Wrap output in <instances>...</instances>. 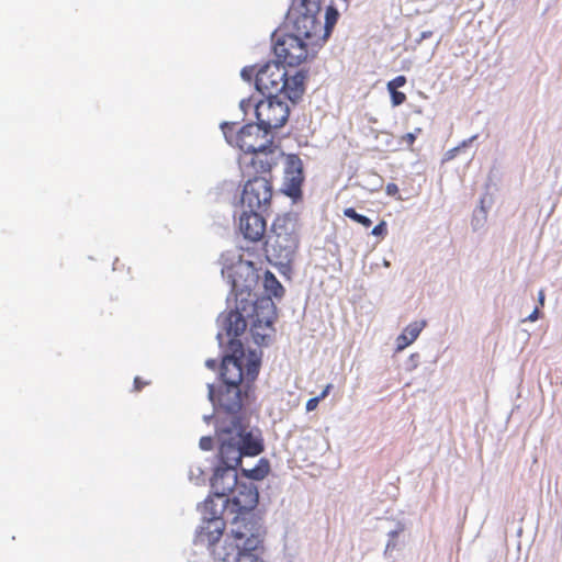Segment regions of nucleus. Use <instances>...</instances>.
Returning a JSON list of instances; mask_svg holds the SVG:
<instances>
[{"instance_id": "nucleus-24", "label": "nucleus", "mask_w": 562, "mask_h": 562, "mask_svg": "<svg viewBox=\"0 0 562 562\" xmlns=\"http://www.w3.org/2000/svg\"><path fill=\"white\" fill-rule=\"evenodd\" d=\"M344 215L346 217L357 222L358 224L362 225L366 228H368V227H370L372 225V221L369 217L357 213L353 207L345 209L344 210Z\"/></svg>"}, {"instance_id": "nucleus-21", "label": "nucleus", "mask_w": 562, "mask_h": 562, "mask_svg": "<svg viewBox=\"0 0 562 562\" xmlns=\"http://www.w3.org/2000/svg\"><path fill=\"white\" fill-rule=\"evenodd\" d=\"M263 288L266 292L269 294L268 296L282 297L284 294V288L280 283V281L276 278V276L267 270L263 277Z\"/></svg>"}, {"instance_id": "nucleus-2", "label": "nucleus", "mask_w": 562, "mask_h": 562, "mask_svg": "<svg viewBox=\"0 0 562 562\" xmlns=\"http://www.w3.org/2000/svg\"><path fill=\"white\" fill-rule=\"evenodd\" d=\"M222 131L226 142L238 148L241 154L238 157V165L241 168L243 159L248 156L257 160H272L278 165L279 157L282 155L273 139L258 123H249L239 126L238 123L225 122L222 124Z\"/></svg>"}, {"instance_id": "nucleus-8", "label": "nucleus", "mask_w": 562, "mask_h": 562, "mask_svg": "<svg viewBox=\"0 0 562 562\" xmlns=\"http://www.w3.org/2000/svg\"><path fill=\"white\" fill-rule=\"evenodd\" d=\"M310 7L306 0H291L289 14L293 16V34L318 48L326 42V33L317 19L319 9L312 10Z\"/></svg>"}, {"instance_id": "nucleus-9", "label": "nucleus", "mask_w": 562, "mask_h": 562, "mask_svg": "<svg viewBox=\"0 0 562 562\" xmlns=\"http://www.w3.org/2000/svg\"><path fill=\"white\" fill-rule=\"evenodd\" d=\"M297 247L299 236L294 223L288 217H277L265 243L267 255L280 262L290 261Z\"/></svg>"}, {"instance_id": "nucleus-37", "label": "nucleus", "mask_w": 562, "mask_h": 562, "mask_svg": "<svg viewBox=\"0 0 562 562\" xmlns=\"http://www.w3.org/2000/svg\"><path fill=\"white\" fill-rule=\"evenodd\" d=\"M211 503H212V502L206 501V502H205V507H207V506H209V504H211Z\"/></svg>"}, {"instance_id": "nucleus-7", "label": "nucleus", "mask_w": 562, "mask_h": 562, "mask_svg": "<svg viewBox=\"0 0 562 562\" xmlns=\"http://www.w3.org/2000/svg\"><path fill=\"white\" fill-rule=\"evenodd\" d=\"M250 305L247 318L250 322V333L255 342L267 346L274 334L273 323L277 319V307L270 296L257 297L250 290Z\"/></svg>"}, {"instance_id": "nucleus-4", "label": "nucleus", "mask_w": 562, "mask_h": 562, "mask_svg": "<svg viewBox=\"0 0 562 562\" xmlns=\"http://www.w3.org/2000/svg\"><path fill=\"white\" fill-rule=\"evenodd\" d=\"M262 528L257 516H234L224 546L214 551L223 562H238L243 555L256 551L262 542Z\"/></svg>"}, {"instance_id": "nucleus-35", "label": "nucleus", "mask_w": 562, "mask_h": 562, "mask_svg": "<svg viewBox=\"0 0 562 562\" xmlns=\"http://www.w3.org/2000/svg\"><path fill=\"white\" fill-rule=\"evenodd\" d=\"M307 3H310V8L312 10L321 9L319 7V0H306Z\"/></svg>"}, {"instance_id": "nucleus-25", "label": "nucleus", "mask_w": 562, "mask_h": 562, "mask_svg": "<svg viewBox=\"0 0 562 562\" xmlns=\"http://www.w3.org/2000/svg\"><path fill=\"white\" fill-rule=\"evenodd\" d=\"M331 387H333L331 384H327L326 387L323 390V392L318 396L310 398L306 402V411H308V412L314 411L317 407L319 401L325 398L329 394Z\"/></svg>"}, {"instance_id": "nucleus-16", "label": "nucleus", "mask_w": 562, "mask_h": 562, "mask_svg": "<svg viewBox=\"0 0 562 562\" xmlns=\"http://www.w3.org/2000/svg\"><path fill=\"white\" fill-rule=\"evenodd\" d=\"M265 212L244 211L239 216V231L249 241H259L266 233V221L262 216Z\"/></svg>"}, {"instance_id": "nucleus-11", "label": "nucleus", "mask_w": 562, "mask_h": 562, "mask_svg": "<svg viewBox=\"0 0 562 562\" xmlns=\"http://www.w3.org/2000/svg\"><path fill=\"white\" fill-rule=\"evenodd\" d=\"M259 493L252 483H237L229 496L224 501V512L234 516H256L254 513L258 505Z\"/></svg>"}, {"instance_id": "nucleus-13", "label": "nucleus", "mask_w": 562, "mask_h": 562, "mask_svg": "<svg viewBox=\"0 0 562 562\" xmlns=\"http://www.w3.org/2000/svg\"><path fill=\"white\" fill-rule=\"evenodd\" d=\"M209 398L215 411L237 414L243 407L241 386L220 383L217 386L209 384Z\"/></svg>"}, {"instance_id": "nucleus-6", "label": "nucleus", "mask_w": 562, "mask_h": 562, "mask_svg": "<svg viewBox=\"0 0 562 562\" xmlns=\"http://www.w3.org/2000/svg\"><path fill=\"white\" fill-rule=\"evenodd\" d=\"M232 355L223 358L221 366V383L241 386L244 379L252 382L260 369L261 358L256 351H249L245 359L243 344L231 340Z\"/></svg>"}, {"instance_id": "nucleus-3", "label": "nucleus", "mask_w": 562, "mask_h": 562, "mask_svg": "<svg viewBox=\"0 0 562 562\" xmlns=\"http://www.w3.org/2000/svg\"><path fill=\"white\" fill-rule=\"evenodd\" d=\"M272 160H257L246 156L240 172L246 182L241 192V204L250 211L267 212L272 202Z\"/></svg>"}, {"instance_id": "nucleus-27", "label": "nucleus", "mask_w": 562, "mask_h": 562, "mask_svg": "<svg viewBox=\"0 0 562 562\" xmlns=\"http://www.w3.org/2000/svg\"><path fill=\"white\" fill-rule=\"evenodd\" d=\"M422 128L417 127L414 133H406L401 137V140L406 144L411 149L416 140V134L420 133Z\"/></svg>"}, {"instance_id": "nucleus-36", "label": "nucleus", "mask_w": 562, "mask_h": 562, "mask_svg": "<svg viewBox=\"0 0 562 562\" xmlns=\"http://www.w3.org/2000/svg\"><path fill=\"white\" fill-rule=\"evenodd\" d=\"M538 300H539V303H540L541 305H543V303H544V292H543V290H540V291H539Z\"/></svg>"}, {"instance_id": "nucleus-17", "label": "nucleus", "mask_w": 562, "mask_h": 562, "mask_svg": "<svg viewBox=\"0 0 562 562\" xmlns=\"http://www.w3.org/2000/svg\"><path fill=\"white\" fill-rule=\"evenodd\" d=\"M303 176V162L297 155H289L286 157L285 179L283 192L291 198L301 195Z\"/></svg>"}, {"instance_id": "nucleus-22", "label": "nucleus", "mask_w": 562, "mask_h": 562, "mask_svg": "<svg viewBox=\"0 0 562 562\" xmlns=\"http://www.w3.org/2000/svg\"><path fill=\"white\" fill-rule=\"evenodd\" d=\"M269 470V462L266 459H261L255 468L244 469L243 474L251 480H262L268 475Z\"/></svg>"}, {"instance_id": "nucleus-19", "label": "nucleus", "mask_w": 562, "mask_h": 562, "mask_svg": "<svg viewBox=\"0 0 562 562\" xmlns=\"http://www.w3.org/2000/svg\"><path fill=\"white\" fill-rule=\"evenodd\" d=\"M238 483L237 471L218 467L211 479V488L216 497H228Z\"/></svg>"}, {"instance_id": "nucleus-20", "label": "nucleus", "mask_w": 562, "mask_h": 562, "mask_svg": "<svg viewBox=\"0 0 562 562\" xmlns=\"http://www.w3.org/2000/svg\"><path fill=\"white\" fill-rule=\"evenodd\" d=\"M426 326L425 321L408 324L402 334L396 338V351H402L413 344Z\"/></svg>"}, {"instance_id": "nucleus-23", "label": "nucleus", "mask_w": 562, "mask_h": 562, "mask_svg": "<svg viewBox=\"0 0 562 562\" xmlns=\"http://www.w3.org/2000/svg\"><path fill=\"white\" fill-rule=\"evenodd\" d=\"M338 18V10L334 5H328L325 12V23L323 24L324 33H326V40L330 36Z\"/></svg>"}, {"instance_id": "nucleus-5", "label": "nucleus", "mask_w": 562, "mask_h": 562, "mask_svg": "<svg viewBox=\"0 0 562 562\" xmlns=\"http://www.w3.org/2000/svg\"><path fill=\"white\" fill-rule=\"evenodd\" d=\"M306 74L302 70L293 76L278 60L266 63L256 72V88L267 98H278L282 94L292 102L301 99L305 91Z\"/></svg>"}, {"instance_id": "nucleus-26", "label": "nucleus", "mask_w": 562, "mask_h": 562, "mask_svg": "<svg viewBox=\"0 0 562 562\" xmlns=\"http://www.w3.org/2000/svg\"><path fill=\"white\" fill-rule=\"evenodd\" d=\"M391 94V102L393 106H398L406 101V94L398 90H389Z\"/></svg>"}, {"instance_id": "nucleus-29", "label": "nucleus", "mask_w": 562, "mask_h": 562, "mask_svg": "<svg viewBox=\"0 0 562 562\" xmlns=\"http://www.w3.org/2000/svg\"><path fill=\"white\" fill-rule=\"evenodd\" d=\"M213 443H214L213 438H212V437H210V436H204V437H202V438L200 439V442H199L200 448H201L202 450H205V451H210V450H212V449H213Z\"/></svg>"}, {"instance_id": "nucleus-1", "label": "nucleus", "mask_w": 562, "mask_h": 562, "mask_svg": "<svg viewBox=\"0 0 562 562\" xmlns=\"http://www.w3.org/2000/svg\"><path fill=\"white\" fill-rule=\"evenodd\" d=\"M232 284V295L235 308L232 310L224 322V329L232 340H236L247 327V313L250 305V290L258 283L259 276L250 261H239L227 269Z\"/></svg>"}, {"instance_id": "nucleus-10", "label": "nucleus", "mask_w": 562, "mask_h": 562, "mask_svg": "<svg viewBox=\"0 0 562 562\" xmlns=\"http://www.w3.org/2000/svg\"><path fill=\"white\" fill-rule=\"evenodd\" d=\"M316 50V46L292 33L278 35L273 45L277 60L283 66L286 65L289 67H297L312 59Z\"/></svg>"}, {"instance_id": "nucleus-33", "label": "nucleus", "mask_w": 562, "mask_h": 562, "mask_svg": "<svg viewBox=\"0 0 562 562\" xmlns=\"http://www.w3.org/2000/svg\"><path fill=\"white\" fill-rule=\"evenodd\" d=\"M539 318V310L535 308L533 312L526 318V321L535 322Z\"/></svg>"}, {"instance_id": "nucleus-18", "label": "nucleus", "mask_w": 562, "mask_h": 562, "mask_svg": "<svg viewBox=\"0 0 562 562\" xmlns=\"http://www.w3.org/2000/svg\"><path fill=\"white\" fill-rule=\"evenodd\" d=\"M224 529V519L214 514L212 517L204 519L201 524L195 536V543L211 549L222 538Z\"/></svg>"}, {"instance_id": "nucleus-34", "label": "nucleus", "mask_w": 562, "mask_h": 562, "mask_svg": "<svg viewBox=\"0 0 562 562\" xmlns=\"http://www.w3.org/2000/svg\"><path fill=\"white\" fill-rule=\"evenodd\" d=\"M205 366L211 370H215L217 367V361L215 359H209L205 361Z\"/></svg>"}, {"instance_id": "nucleus-28", "label": "nucleus", "mask_w": 562, "mask_h": 562, "mask_svg": "<svg viewBox=\"0 0 562 562\" xmlns=\"http://www.w3.org/2000/svg\"><path fill=\"white\" fill-rule=\"evenodd\" d=\"M406 83V77L401 75L387 82V90H397Z\"/></svg>"}, {"instance_id": "nucleus-15", "label": "nucleus", "mask_w": 562, "mask_h": 562, "mask_svg": "<svg viewBox=\"0 0 562 562\" xmlns=\"http://www.w3.org/2000/svg\"><path fill=\"white\" fill-rule=\"evenodd\" d=\"M216 435L220 441L218 457L224 464L223 468H232L236 471L241 463V458L245 457L240 446L235 440L229 427H218Z\"/></svg>"}, {"instance_id": "nucleus-32", "label": "nucleus", "mask_w": 562, "mask_h": 562, "mask_svg": "<svg viewBox=\"0 0 562 562\" xmlns=\"http://www.w3.org/2000/svg\"><path fill=\"white\" fill-rule=\"evenodd\" d=\"M148 384H149V382H147V381H143V380H142V378L136 376V378L134 379V391H135V392H140V391L143 390V387H144L145 385H148Z\"/></svg>"}, {"instance_id": "nucleus-14", "label": "nucleus", "mask_w": 562, "mask_h": 562, "mask_svg": "<svg viewBox=\"0 0 562 562\" xmlns=\"http://www.w3.org/2000/svg\"><path fill=\"white\" fill-rule=\"evenodd\" d=\"M229 428L245 457H256L263 451V440L258 430H249L237 417H233Z\"/></svg>"}, {"instance_id": "nucleus-31", "label": "nucleus", "mask_w": 562, "mask_h": 562, "mask_svg": "<svg viewBox=\"0 0 562 562\" xmlns=\"http://www.w3.org/2000/svg\"><path fill=\"white\" fill-rule=\"evenodd\" d=\"M256 67L251 66V67H245L243 70H241V77L245 79V80H248L250 81L252 79V77L256 78Z\"/></svg>"}, {"instance_id": "nucleus-30", "label": "nucleus", "mask_w": 562, "mask_h": 562, "mask_svg": "<svg viewBox=\"0 0 562 562\" xmlns=\"http://www.w3.org/2000/svg\"><path fill=\"white\" fill-rule=\"evenodd\" d=\"M386 232H387V227H386V223L384 221H382L381 223H379L378 225H375L371 232V234L373 236H384L386 235Z\"/></svg>"}, {"instance_id": "nucleus-12", "label": "nucleus", "mask_w": 562, "mask_h": 562, "mask_svg": "<svg viewBox=\"0 0 562 562\" xmlns=\"http://www.w3.org/2000/svg\"><path fill=\"white\" fill-rule=\"evenodd\" d=\"M257 123L267 132L282 127L290 115L289 105L278 98H267L256 104Z\"/></svg>"}]
</instances>
